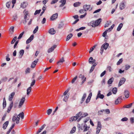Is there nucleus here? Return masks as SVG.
Here are the masks:
<instances>
[{
  "label": "nucleus",
  "instance_id": "1",
  "mask_svg": "<svg viewBox=\"0 0 134 134\" xmlns=\"http://www.w3.org/2000/svg\"><path fill=\"white\" fill-rule=\"evenodd\" d=\"M101 21V19L100 18L95 21H93L88 24V25L91 26L93 27H95L98 26Z\"/></svg>",
  "mask_w": 134,
  "mask_h": 134
},
{
  "label": "nucleus",
  "instance_id": "2",
  "mask_svg": "<svg viewBox=\"0 0 134 134\" xmlns=\"http://www.w3.org/2000/svg\"><path fill=\"white\" fill-rule=\"evenodd\" d=\"M82 115V113L81 112L77 114H76V116L72 117L69 119V121L70 122H72L76 120L80 116Z\"/></svg>",
  "mask_w": 134,
  "mask_h": 134
},
{
  "label": "nucleus",
  "instance_id": "3",
  "mask_svg": "<svg viewBox=\"0 0 134 134\" xmlns=\"http://www.w3.org/2000/svg\"><path fill=\"white\" fill-rule=\"evenodd\" d=\"M19 120L20 118L18 117L17 115L16 114H15L12 120L14 122L16 121V123L18 124L19 122Z\"/></svg>",
  "mask_w": 134,
  "mask_h": 134
},
{
  "label": "nucleus",
  "instance_id": "4",
  "mask_svg": "<svg viewBox=\"0 0 134 134\" xmlns=\"http://www.w3.org/2000/svg\"><path fill=\"white\" fill-rule=\"evenodd\" d=\"M102 128V125L100 121H98L97 123V126L96 129V134H98L101 130Z\"/></svg>",
  "mask_w": 134,
  "mask_h": 134
},
{
  "label": "nucleus",
  "instance_id": "5",
  "mask_svg": "<svg viewBox=\"0 0 134 134\" xmlns=\"http://www.w3.org/2000/svg\"><path fill=\"white\" fill-rule=\"evenodd\" d=\"M25 100V98L24 97H22L20 99V102L19 103L18 106V108H21L23 105L24 102Z\"/></svg>",
  "mask_w": 134,
  "mask_h": 134
},
{
  "label": "nucleus",
  "instance_id": "6",
  "mask_svg": "<svg viewBox=\"0 0 134 134\" xmlns=\"http://www.w3.org/2000/svg\"><path fill=\"white\" fill-rule=\"evenodd\" d=\"M83 9H84L86 11L89 10L91 11L92 9V8L91 7V5H90L85 4L83 6Z\"/></svg>",
  "mask_w": 134,
  "mask_h": 134
},
{
  "label": "nucleus",
  "instance_id": "7",
  "mask_svg": "<svg viewBox=\"0 0 134 134\" xmlns=\"http://www.w3.org/2000/svg\"><path fill=\"white\" fill-rule=\"evenodd\" d=\"M65 62L64 57H62L57 62V64L58 66L61 65Z\"/></svg>",
  "mask_w": 134,
  "mask_h": 134
},
{
  "label": "nucleus",
  "instance_id": "8",
  "mask_svg": "<svg viewBox=\"0 0 134 134\" xmlns=\"http://www.w3.org/2000/svg\"><path fill=\"white\" fill-rule=\"evenodd\" d=\"M58 14L57 13L54 14L50 18L51 21H53L56 20L58 18Z\"/></svg>",
  "mask_w": 134,
  "mask_h": 134
},
{
  "label": "nucleus",
  "instance_id": "9",
  "mask_svg": "<svg viewBox=\"0 0 134 134\" xmlns=\"http://www.w3.org/2000/svg\"><path fill=\"white\" fill-rule=\"evenodd\" d=\"M46 126V124H44L36 132V134H38L40 133L43 130L44 128Z\"/></svg>",
  "mask_w": 134,
  "mask_h": 134
},
{
  "label": "nucleus",
  "instance_id": "10",
  "mask_svg": "<svg viewBox=\"0 0 134 134\" xmlns=\"http://www.w3.org/2000/svg\"><path fill=\"white\" fill-rule=\"evenodd\" d=\"M126 81V79L124 77L121 79L119 84V86H120L123 84Z\"/></svg>",
  "mask_w": 134,
  "mask_h": 134
},
{
  "label": "nucleus",
  "instance_id": "11",
  "mask_svg": "<svg viewBox=\"0 0 134 134\" xmlns=\"http://www.w3.org/2000/svg\"><path fill=\"white\" fill-rule=\"evenodd\" d=\"M96 62L95 60L93 59L92 57H90L88 60V62L90 64H95Z\"/></svg>",
  "mask_w": 134,
  "mask_h": 134
},
{
  "label": "nucleus",
  "instance_id": "12",
  "mask_svg": "<svg viewBox=\"0 0 134 134\" xmlns=\"http://www.w3.org/2000/svg\"><path fill=\"white\" fill-rule=\"evenodd\" d=\"M57 45H54L52 46L50 48H49L47 52L48 53H50L54 51V49L56 47Z\"/></svg>",
  "mask_w": 134,
  "mask_h": 134
},
{
  "label": "nucleus",
  "instance_id": "13",
  "mask_svg": "<svg viewBox=\"0 0 134 134\" xmlns=\"http://www.w3.org/2000/svg\"><path fill=\"white\" fill-rule=\"evenodd\" d=\"M38 60V59H37V60H34L32 63L31 65V67L32 68H35L37 63Z\"/></svg>",
  "mask_w": 134,
  "mask_h": 134
},
{
  "label": "nucleus",
  "instance_id": "14",
  "mask_svg": "<svg viewBox=\"0 0 134 134\" xmlns=\"http://www.w3.org/2000/svg\"><path fill=\"white\" fill-rule=\"evenodd\" d=\"M92 96V93H91L89 94L86 101V103L87 104L90 102Z\"/></svg>",
  "mask_w": 134,
  "mask_h": 134
},
{
  "label": "nucleus",
  "instance_id": "15",
  "mask_svg": "<svg viewBox=\"0 0 134 134\" xmlns=\"http://www.w3.org/2000/svg\"><path fill=\"white\" fill-rule=\"evenodd\" d=\"M15 94V92H13L9 95V100L10 101H12L13 97Z\"/></svg>",
  "mask_w": 134,
  "mask_h": 134
},
{
  "label": "nucleus",
  "instance_id": "16",
  "mask_svg": "<svg viewBox=\"0 0 134 134\" xmlns=\"http://www.w3.org/2000/svg\"><path fill=\"white\" fill-rule=\"evenodd\" d=\"M86 97V93H84L83 96L82 97L80 101V103L82 104L85 100Z\"/></svg>",
  "mask_w": 134,
  "mask_h": 134
},
{
  "label": "nucleus",
  "instance_id": "17",
  "mask_svg": "<svg viewBox=\"0 0 134 134\" xmlns=\"http://www.w3.org/2000/svg\"><path fill=\"white\" fill-rule=\"evenodd\" d=\"M88 114L87 113H83V114H82V115H81V117H80L78 120H77V121H78V122H79L81 119L83 117H85L86 116H87L88 115Z\"/></svg>",
  "mask_w": 134,
  "mask_h": 134
},
{
  "label": "nucleus",
  "instance_id": "18",
  "mask_svg": "<svg viewBox=\"0 0 134 134\" xmlns=\"http://www.w3.org/2000/svg\"><path fill=\"white\" fill-rule=\"evenodd\" d=\"M56 32V31L53 28L51 29L49 31V33L51 35L54 34Z\"/></svg>",
  "mask_w": 134,
  "mask_h": 134
},
{
  "label": "nucleus",
  "instance_id": "19",
  "mask_svg": "<svg viewBox=\"0 0 134 134\" xmlns=\"http://www.w3.org/2000/svg\"><path fill=\"white\" fill-rule=\"evenodd\" d=\"M28 5V3L26 2H23L21 3L20 5L21 7L24 8L26 7Z\"/></svg>",
  "mask_w": 134,
  "mask_h": 134
},
{
  "label": "nucleus",
  "instance_id": "20",
  "mask_svg": "<svg viewBox=\"0 0 134 134\" xmlns=\"http://www.w3.org/2000/svg\"><path fill=\"white\" fill-rule=\"evenodd\" d=\"M125 7V4L124 2H122L120 3V8L121 10L124 9Z\"/></svg>",
  "mask_w": 134,
  "mask_h": 134
},
{
  "label": "nucleus",
  "instance_id": "21",
  "mask_svg": "<svg viewBox=\"0 0 134 134\" xmlns=\"http://www.w3.org/2000/svg\"><path fill=\"white\" fill-rule=\"evenodd\" d=\"M59 2L62 3V4L60 5L59 7H62L66 3V1L65 0H61V1H60Z\"/></svg>",
  "mask_w": 134,
  "mask_h": 134
},
{
  "label": "nucleus",
  "instance_id": "22",
  "mask_svg": "<svg viewBox=\"0 0 134 134\" xmlns=\"http://www.w3.org/2000/svg\"><path fill=\"white\" fill-rule=\"evenodd\" d=\"M50 128L48 126L46 128V130L44 131L43 132H42L41 134H46V133H49L48 132L50 130Z\"/></svg>",
  "mask_w": 134,
  "mask_h": 134
},
{
  "label": "nucleus",
  "instance_id": "23",
  "mask_svg": "<svg viewBox=\"0 0 134 134\" xmlns=\"http://www.w3.org/2000/svg\"><path fill=\"white\" fill-rule=\"evenodd\" d=\"M109 46L108 43H106L103 44L102 46V47H103V48L105 49H106Z\"/></svg>",
  "mask_w": 134,
  "mask_h": 134
},
{
  "label": "nucleus",
  "instance_id": "24",
  "mask_svg": "<svg viewBox=\"0 0 134 134\" xmlns=\"http://www.w3.org/2000/svg\"><path fill=\"white\" fill-rule=\"evenodd\" d=\"M9 123V122L8 121H7L5 122L3 125L2 128L4 129H5L7 126L8 125Z\"/></svg>",
  "mask_w": 134,
  "mask_h": 134
},
{
  "label": "nucleus",
  "instance_id": "25",
  "mask_svg": "<svg viewBox=\"0 0 134 134\" xmlns=\"http://www.w3.org/2000/svg\"><path fill=\"white\" fill-rule=\"evenodd\" d=\"M24 14L25 15V16L24 17V18L25 19H26L27 18V15L28 14V11H26V10H25L24 11ZM26 20H25V23H26Z\"/></svg>",
  "mask_w": 134,
  "mask_h": 134
},
{
  "label": "nucleus",
  "instance_id": "26",
  "mask_svg": "<svg viewBox=\"0 0 134 134\" xmlns=\"http://www.w3.org/2000/svg\"><path fill=\"white\" fill-rule=\"evenodd\" d=\"M83 128L84 129L83 131L85 132L87 131L89 129L90 127L87 126V125L85 124L84 126H83Z\"/></svg>",
  "mask_w": 134,
  "mask_h": 134
},
{
  "label": "nucleus",
  "instance_id": "27",
  "mask_svg": "<svg viewBox=\"0 0 134 134\" xmlns=\"http://www.w3.org/2000/svg\"><path fill=\"white\" fill-rule=\"evenodd\" d=\"M73 34L72 33H71L69 34L67 36L66 38V41H67L69 40L72 36Z\"/></svg>",
  "mask_w": 134,
  "mask_h": 134
},
{
  "label": "nucleus",
  "instance_id": "28",
  "mask_svg": "<svg viewBox=\"0 0 134 134\" xmlns=\"http://www.w3.org/2000/svg\"><path fill=\"white\" fill-rule=\"evenodd\" d=\"M121 97H119L115 101V103L116 104H118L119 103L121 102Z\"/></svg>",
  "mask_w": 134,
  "mask_h": 134
},
{
  "label": "nucleus",
  "instance_id": "29",
  "mask_svg": "<svg viewBox=\"0 0 134 134\" xmlns=\"http://www.w3.org/2000/svg\"><path fill=\"white\" fill-rule=\"evenodd\" d=\"M81 4V3L80 2H76L73 5L75 7H77L80 6Z\"/></svg>",
  "mask_w": 134,
  "mask_h": 134
},
{
  "label": "nucleus",
  "instance_id": "30",
  "mask_svg": "<svg viewBox=\"0 0 134 134\" xmlns=\"http://www.w3.org/2000/svg\"><path fill=\"white\" fill-rule=\"evenodd\" d=\"M6 105V103L5 99V98H3V108L4 109L5 108Z\"/></svg>",
  "mask_w": 134,
  "mask_h": 134
},
{
  "label": "nucleus",
  "instance_id": "31",
  "mask_svg": "<svg viewBox=\"0 0 134 134\" xmlns=\"http://www.w3.org/2000/svg\"><path fill=\"white\" fill-rule=\"evenodd\" d=\"M114 78L113 77L111 78L108 81V84H111L114 81Z\"/></svg>",
  "mask_w": 134,
  "mask_h": 134
},
{
  "label": "nucleus",
  "instance_id": "32",
  "mask_svg": "<svg viewBox=\"0 0 134 134\" xmlns=\"http://www.w3.org/2000/svg\"><path fill=\"white\" fill-rule=\"evenodd\" d=\"M18 116L19 118L20 117L21 118L23 119L24 117V113L23 112H22L18 115Z\"/></svg>",
  "mask_w": 134,
  "mask_h": 134
},
{
  "label": "nucleus",
  "instance_id": "33",
  "mask_svg": "<svg viewBox=\"0 0 134 134\" xmlns=\"http://www.w3.org/2000/svg\"><path fill=\"white\" fill-rule=\"evenodd\" d=\"M123 24L122 23H120L119 25L117 28V30L118 31H120L123 26Z\"/></svg>",
  "mask_w": 134,
  "mask_h": 134
},
{
  "label": "nucleus",
  "instance_id": "34",
  "mask_svg": "<svg viewBox=\"0 0 134 134\" xmlns=\"http://www.w3.org/2000/svg\"><path fill=\"white\" fill-rule=\"evenodd\" d=\"M97 64H94L92 66L91 69L90 70V72L91 73L93 71L95 66Z\"/></svg>",
  "mask_w": 134,
  "mask_h": 134
},
{
  "label": "nucleus",
  "instance_id": "35",
  "mask_svg": "<svg viewBox=\"0 0 134 134\" xmlns=\"http://www.w3.org/2000/svg\"><path fill=\"white\" fill-rule=\"evenodd\" d=\"M31 87H30L28 88H27V95H29L30 92H31Z\"/></svg>",
  "mask_w": 134,
  "mask_h": 134
},
{
  "label": "nucleus",
  "instance_id": "36",
  "mask_svg": "<svg viewBox=\"0 0 134 134\" xmlns=\"http://www.w3.org/2000/svg\"><path fill=\"white\" fill-rule=\"evenodd\" d=\"M124 95L126 98H128L129 97V92L127 91H125L124 92Z\"/></svg>",
  "mask_w": 134,
  "mask_h": 134
},
{
  "label": "nucleus",
  "instance_id": "37",
  "mask_svg": "<svg viewBox=\"0 0 134 134\" xmlns=\"http://www.w3.org/2000/svg\"><path fill=\"white\" fill-rule=\"evenodd\" d=\"M65 96L63 98V100L65 102H66L69 97V95H67L66 96Z\"/></svg>",
  "mask_w": 134,
  "mask_h": 134
},
{
  "label": "nucleus",
  "instance_id": "38",
  "mask_svg": "<svg viewBox=\"0 0 134 134\" xmlns=\"http://www.w3.org/2000/svg\"><path fill=\"white\" fill-rule=\"evenodd\" d=\"M123 61V59L122 58H121L117 62L116 64V65H120V64H121Z\"/></svg>",
  "mask_w": 134,
  "mask_h": 134
},
{
  "label": "nucleus",
  "instance_id": "39",
  "mask_svg": "<svg viewBox=\"0 0 134 134\" xmlns=\"http://www.w3.org/2000/svg\"><path fill=\"white\" fill-rule=\"evenodd\" d=\"M111 22L110 21H107L106 24L104 26V27H108L111 24Z\"/></svg>",
  "mask_w": 134,
  "mask_h": 134
},
{
  "label": "nucleus",
  "instance_id": "40",
  "mask_svg": "<svg viewBox=\"0 0 134 134\" xmlns=\"http://www.w3.org/2000/svg\"><path fill=\"white\" fill-rule=\"evenodd\" d=\"M14 124H13L12 126H11L9 130L8 131L7 134H9L10 133L11 131L12 130L13 128L14 127Z\"/></svg>",
  "mask_w": 134,
  "mask_h": 134
},
{
  "label": "nucleus",
  "instance_id": "41",
  "mask_svg": "<svg viewBox=\"0 0 134 134\" xmlns=\"http://www.w3.org/2000/svg\"><path fill=\"white\" fill-rule=\"evenodd\" d=\"M24 33V32H23L21 33L19 35V37L18 38V39H20L22 37L23 34Z\"/></svg>",
  "mask_w": 134,
  "mask_h": 134
},
{
  "label": "nucleus",
  "instance_id": "42",
  "mask_svg": "<svg viewBox=\"0 0 134 134\" xmlns=\"http://www.w3.org/2000/svg\"><path fill=\"white\" fill-rule=\"evenodd\" d=\"M132 105V103H131L129 104L128 105H124V108H129L131 107Z\"/></svg>",
  "mask_w": 134,
  "mask_h": 134
},
{
  "label": "nucleus",
  "instance_id": "43",
  "mask_svg": "<svg viewBox=\"0 0 134 134\" xmlns=\"http://www.w3.org/2000/svg\"><path fill=\"white\" fill-rule=\"evenodd\" d=\"M17 37L16 36H15V37H14L13 38V40L11 42V44H14V43L16 41L17 39Z\"/></svg>",
  "mask_w": 134,
  "mask_h": 134
},
{
  "label": "nucleus",
  "instance_id": "44",
  "mask_svg": "<svg viewBox=\"0 0 134 134\" xmlns=\"http://www.w3.org/2000/svg\"><path fill=\"white\" fill-rule=\"evenodd\" d=\"M76 130V128L75 127H74L72 129V130L70 131L71 133H74L75 131Z\"/></svg>",
  "mask_w": 134,
  "mask_h": 134
},
{
  "label": "nucleus",
  "instance_id": "45",
  "mask_svg": "<svg viewBox=\"0 0 134 134\" xmlns=\"http://www.w3.org/2000/svg\"><path fill=\"white\" fill-rule=\"evenodd\" d=\"M117 89L116 87L113 88L112 90V92L114 94H115L117 92Z\"/></svg>",
  "mask_w": 134,
  "mask_h": 134
},
{
  "label": "nucleus",
  "instance_id": "46",
  "mask_svg": "<svg viewBox=\"0 0 134 134\" xmlns=\"http://www.w3.org/2000/svg\"><path fill=\"white\" fill-rule=\"evenodd\" d=\"M104 95L103 94H101L99 95V96L97 97L96 99H97L98 98L102 99L104 98Z\"/></svg>",
  "mask_w": 134,
  "mask_h": 134
},
{
  "label": "nucleus",
  "instance_id": "47",
  "mask_svg": "<svg viewBox=\"0 0 134 134\" xmlns=\"http://www.w3.org/2000/svg\"><path fill=\"white\" fill-rule=\"evenodd\" d=\"M19 54H20V55H21V57L24 54V50L23 49H22L21 50L20 52H19Z\"/></svg>",
  "mask_w": 134,
  "mask_h": 134
},
{
  "label": "nucleus",
  "instance_id": "48",
  "mask_svg": "<svg viewBox=\"0 0 134 134\" xmlns=\"http://www.w3.org/2000/svg\"><path fill=\"white\" fill-rule=\"evenodd\" d=\"M41 11V9L36 10L34 14V15H36L37 14H38L40 13Z\"/></svg>",
  "mask_w": 134,
  "mask_h": 134
},
{
  "label": "nucleus",
  "instance_id": "49",
  "mask_svg": "<svg viewBox=\"0 0 134 134\" xmlns=\"http://www.w3.org/2000/svg\"><path fill=\"white\" fill-rule=\"evenodd\" d=\"M130 123L131 124H133L134 123V118L131 117L130 119Z\"/></svg>",
  "mask_w": 134,
  "mask_h": 134
},
{
  "label": "nucleus",
  "instance_id": "50",
  "mask_svg": "<svg viewBox=\"0 0 134 134\" xmlns=\"http://www.w3.org/2000/svg\"><path fill=\"white\" fill-rule=\"evenodd\" d=\"M11 2H10V1H9V2H8L6 3V7L8 8H9L10 5L11 4Z\"/></svg>",
  "mask_w": 134,
  "mask_h": 134
},
{
  "label": "nucleus",
  "instance_id": "51",
  "mask_svg": "<svg viewBox=\"0 0 134 134\" xmlns=\"http://www.w3.org/2000/svg\"><path fill=\"white\" fill-rule=\"evenodd\" d=\"M130 67V66L128 64H126L125 65V70H127L129 69Z\"/></svg>",
  "mask_w": 134,
  "mask_h": 134
},
{
  "label": "nucleus",
  "instance_id": "52",
  "mask_svg": "<svg viewBox=\"0 0 134 134\" xmlns=\"http://www.w3.org/2000/svg\"><path fill=\"white\" fill-rule=\"evenodd\" d=\"M52 110L51 109H49L47 111V114L48 115H49L52 112Z\"/></svg>",
  "mask_w": 134,
  "mask_h": 134
},
{
  "label": "nucleus",
  "instance_id": "53",
  "mask_svg": "<svg viewBox=\"0 0 134 134\" xmlns=\"http://www.w3.org/2000/svg\"><path fill=\"white\" fill-rule=\"evenodd\" d=\"M109 31L108 30H105L103 33L102 35V36L104 37H105L107 35V32H108Z\"/></svg>",
  "mask_w": 134,
  "mask_h": 134
},
{
  "label": "nucleus",
  "instance_id": "54",
  "mask_svg": "<svg viewBox=\"0 0 134 134\" xmlns=\"http://www.w3.org/2000/svg\"><path fill=\"white\" fill-rule=\"evenodd\" d=\"M38 26H37L33 31V33L34 34H35L37 32L38 30Z\"/></svg>",
  "mask_w": 134,
  "mask_h": 134
},
{
  "label": "nucleus",
  "instance_id": "55",
  "mask_svg": "<svg viewBox=\"0 0 134 134\" xmlns=\"http://www.w3.org/2000/svg\"><path fill=\"white\" fill-rule=\"evenodd\" d=\"M35 80H34L32 82H31L30 87H32L35 84Z\"/></svg>",
  "mask_w": 134,
  "mask_h": 134
},
{
  "label": "nucleus",
  "instance_id": "56",
  "mask_svg": "<svg viewBox=\"0 0 134 134\" xmlns=\"http://www.w3.org/2000/svg\"><path fill=\"white\" fill-rule=\"evenodd\" d=\"M114 24H113L111 26V27L109 28L107 30H108V31L109 32H110L111 31V30L113 29V27H114Z\"/></svg>",
  "mask_w": 134,
  "mask_h": 134
},
{
  "label": "nucleus",
  "instance_id": "57",
  "mask_svg": "<svg viewBox=\"0 0 134 134\" xmlns=\"http://www.w3.org/2000/svg\"><path fill=\"white\" fill-rule=\"evenodd\" d=\"M114 24H113L111 26V27L109 28L107 30H108V31L109 32H110L111 31V30L113 29V27H114Z\"/></svg>",
  "mask_w": 134,
  "mask_h": 134
},
{
  "label": "nucleus",
  "instance_id": "58",
  "mask_svg": "<svg viewBox=\"0 0 134 134\" xmlns=\"http://www.w3.org/2000/svg\"><path fill=\"white\" fill-rule=\"evenodd\" d=\"M104 111V110H102L101 111H99L98 112V114L99 115H102L103 114V111Z\"/></svg>",
  "mask_w": 134,
  "mask_h": 134
},
{
  "label": "nucleus",
  "instance_id": "59",
  "mask_svg": "<svg viewBox=\"0 0 134 134\" xmlns=\"http://www.w3.org/2000/svg\"><path fill=\"white\" fill-rule=\"evenodd\" d=\"M86 11L84 9H81L80 10H79V12L80 13L83 14V13H84L85 12V13Z\"/></svg>",
  "mask_w": 134,
  "mask_h": 134
},
{
  "label": "nucleus",
  "instance_id": "60",
  "mask_svg": "<svg viewBox=\"0 0 134 134\" xmlns=\"http://www.w3.org/2000/svg\"><path fill=\"white\" fill-rule=\"evenodd\" d=\"M128 120V119L126 117L122 118L121 120L122 121H126Z\"/></svg>",
  "mask_w": 134,
  "mask_h": 134
},
{
  "label": "nucleus",
  "instance_id": "61",
  "mask_svg": "<svg viewBox=\"0 0 134 134\" xmlns=\"http://www.w3.org/2000/svg\"><path fill=\"white\" fill-rule=\"evenodd\" d=\"M59 0H52L51 3V4H53L57 3Z\"/></svg>",
  "mask_w": 134,
  "mask_h": 134
},
{
  "label": "nucleus",
  "instance_id": "62",
  "mask_svg": "<svg viewBox=\"0 0 134 134\" xmlns=\"http://www.w3.org/2000/svg\"><path fill=\"white\" fill-rule=\"evenodd\" d=\"M7 80V78L6 77H4L2 79V81L3 82H5Z\"/></svg>",
  "mask_w": 134,
  "mask_h": 134
},
{
  "label": "nucleus",
  "instance_id": "63",
  "mask_svg": "<svg viewBox=\"0 0 134 134\" xmlns=\"http://www.w3.org/2000/svg\"><path fill=\"white\" fill-rule=\"evenodd\" d=\"M77 78V76H76L72 80L71 83H74L75 81L76 80Z\"/></svg>",
  "mask_w": 134,
  "mask_h": 134
},
{
  "label": "nucleus",
  "instance_id": "64",
  "mask_svg": "<svg viewBox=\"0 0 134 134\" xmlns=\"http://www.w3.org/2000/svg\"><path fill=\"white\" fill-rule=\"evenodd\" d=\"M14 27L13 26H11L10 29V31L11 32H12L13 33L14 31Z\"/></svg>",
  "mask_w": 134,
  "mask_h": 134
}]
</instances>
